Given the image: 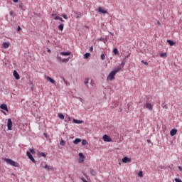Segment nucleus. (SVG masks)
<instances>
[{
  "mask_svg": "<svg viewBox=\"0 0 182 182\" xmlns=\"http://www.w3.org/2000/svg\"><path fill=\"white\" fill-rule=\"evenodd\" d=\"M141 63H143V64L145 65L146 66H148V65H149V63H147V62H146V61H144V60H141Z\"/></svg>",
  "mask_w": 182,
  "mask_h": 182,
  "instance_id": "nucleus-29",
  "label": "nucleus"
},
{
  "mask_svg": "<svg viewBox=\"0 0 182 182\" xmlns=\"http://www.w3.org/2000/svg\"><path fill=\"white\" fill-rule=\"evenodd\" d=\"M9 43H6V42H4L3 43V48H4V49H8V48H9Z\"/></svg>",
  "mask_w": 182,
  "mask_h": 182,
  "instance_id": "nucleus-15",
  "label": "nucleus"
},
{
  "mask_svg": "<svg viewBox=\"0 0 182 182\" xmlns=\"http://www.w3.org/2000/svg\"><path fill=\"white\" fill-rule=\"evenodd\" d=\"M73 122H74L76 124H80L83 123V121H82V120H77V119H73Z\"/></svg>",
  "mask_w": 182,
  "mask_h": 182,
  "instance_id": "nucleus-18",
  "label": "nucleus"
},
{
  "mask_svg": "<svg viewBox=\"0 0 182 182\" xmlns=\"http://www.w3.org/2000/svg\"><path fill=\"white\" fill-rule=\"evenodd\" d=\"M90 52H93V46H91V47L90 48Z\"/></svg>",
  "mask_w": 182,
  "mask_h": 182,
  "instance_id": "nucleus-40",
  "label": "nucleus"
},
{
  "mask_svg": "<svg viewBox=\"0 0 182 182\" xmlns=\"http://www.w3.org/2000/svg\"><path fill=\"white\" fill-rule=\"evenodd\" d=\"M19 31H21V26H18V28H17V31L19 32Z\"/></svg>",
  "mask_w": 182,
  "mask_h": 182,
  "instance_id": "nucleus-41",
  "label": "nucleus"
},
{
  "mask_svg": "<svg viewBox=\"0 0 182 182\" xmlns=\"http://www.w3.org/2000/svg\"><path fill=\"white\" fill-rule=\"evenodd\" d=\"M46 79L47 80H49L50 82V83H53V85H55V80H53L52 77L46 76Z\"/></svg>",
  "mask_w": 182,
  "mask_h": 182,
  "instance_id": "nucleus-13",
  "label": "nucleus"
},
{
  "mask_svg": "<svg viewBox=\"0 0 182 182\" xmlns=\"http://www.w3.org/2000/svg\"><path fill=\"white\" fill-rule=\"evenodd\" d=\"M105 54H102V55H101V59H102V60H105Z\"/></svg>",
  "mask_w": 182,
  "mask_h": 182,
  "instance_id": "nucleus-35",
  "label": "nucleus"
},
{
  "mask_svg": "<svg viewBox=\"0 0 182 182\" xmlns=\"http://www.w3.org/2000/svg\"><path fill=\"white\" fill-rule=\"evenodd\" d=\"M157 24L160 26V25H161V23H160L159 21H157Z\"/></svg>",
  "mask_w": 182,
  "mask_h": 182,
  "instance_id": "nucleus-46",
  "label": "nucleus"
},
{
  "mask_svg": "<svg viewBox=\"0 0 182 182\" xmlns=\"http://www.w3.org/2000/svg\"><path fill=\"white\" fill-rule=\"evenodd\" d=\"M122 70V68L120 66H118L117 68L114 69L107 77V80H113L114 79V76H116V73H118V72H120Z\"/></svg>",
  "mask_w": 182,
  "mask_h": 182,
  "instance_id": "nucleus-1",
  "label": "nucleus"
},
{
  "mask_svg": "<svg viewBox=\"0 0 182 182\" xmlns=\"http://www.w3.org/2000/svg\"><path fill=\"white\" fill-rule=\"evenodd\" d=\"M68 120H69V122H70V117H68Z\"/></svg>",
  "mask_w": 182,
  "mask_h": 182,
  "instance_id": "nucleus-51",
  "label": "nucleus"
},
{
  "mask_svg": "<svg viewBox=\"0 0 182 182\" xmlns=\"http://www.w3.org/2000/svg\"><path fill=\"white\" fill-rule=\"evenodd\" d=\"M78 156L80 157L79 163H83L85 161V156L83 155V154L79 153Z\"/></svg>",
  "mask_w": 182,
  "mask_h": 182,
  "instance_id": "nucleus-6",
  "label": "nucleus"
},
{
  "mask_svg": "<svg viewBox=\"0 0 182 182\" xmlns=\"http://www.w3.org/2000/svg\"><path fill=\"white\" fill-rule=\"evenodd\" d=\"M47 52H48V53H50V49L47 50Z\"/></svg>",
  "mask_w": 182,
  "mask_h": 182,
  "instance_id": "nucleus-48",
  "label": "nucleus"
},
{
  "mask_svg": "<svg viewBox=\"0 0 182 182\" xmlns=\"http://www.w3.org/2000/svg\"><path fill=\"white\" fill-rule=\"evenodd\" d=\"M30 153H31L32 154H35V149H30Z\"/></svg>",
  "mask_w": 182,
  "mask_h": 182,
  "instance_id": "nucleus-32",
  "label": "nucleus"
},
{
  "mask_svg": "<svg viewBox=\"0 0 182 182\" xmlns=\"http://www.w3.org/2000/svg\"><path fill=\"white\" fill-rule=\"evenodd\" d=\"M145 107L146 109H149V110H153V105H151V104L146 102L145 104Z\"/></svg>",
  "mask_w": 182,
  "mask_h": 182,
  "instance_id": "nucleus-9",
  "label": "nucleus"
},
{
  "mask_svg": "<svg viewBox=\"0 0 182 182\" xmlns=\"http://www.w3.org/2000/svg\"><path fill=\"white\" fill-rule=\"evenodd\" d=\"M122 163H132V159L125 156L122 159Z\"/></svg>",
  "mask_w": 182,
  "mask_h": 182,
  "instance_id": "nucleus-5",
  "label": "nucleus"
},
{
  "mask_svg": "<svg viewBox=\"0 0 182 182\" xmlns=\"http://www.w3.org/2000/svg\"><path fill=\"white\" fill-rule=\"evenodd\" d=\"M7 127L8 130H12V119L11 118L8 119Z\"/></svg>",
  "mask_w": 182,
  "mask_h": 182,
  "instance_id": "nucleus-4",
  "label": "nucleus"
},
{
  "mask_svg": "<svg viewBox=\"0 0 182 182\" xmlns=\"http://www.w3.org/2000/svg\"><path fill=\"white\" fill-rule=\"evenodd\" d=\"M41 156H42L43 157H46V154H45V153L43 152L41 154Z\"/></svg>",
  "mask_w": 182,
  "mask_h": 182,
  "instance_id": "nucleus-38",
  "label": "nucleus"
},
{
  "mask_svg": "<svg viewBox=\"0 0 182 182\" xmlns=\"http://www.w3.org/2000/svg\"><path fill=\"white\" fill-rule=\"evenodd\" d=\"M167 42L168 43L170 46H174V45H176V43L171 40H167Z\"/></svg>",
  "mask_w": 182,
  "mask_h": 182,
  "instance_id": "nucleus-17",
  "label": "nucleus"
},
{
  "mask_svg": "<svg viewBox=\"0 0 182 182\" xmlns=\"http://www.w3.org/2000/svg\"><path fill=\"white\" fill-rule=\"evenodd\" d=\"M166 56H167L166 53H163L161 54V58H166Z\"/></svg>",
  "mask_w": 182,
  "mask_h": 182,
  "instance_id": "nucleus-31",
  "label": "nucleus"
},
{
  "mask_svg": "<svg viewBox=\"0 0 182 182\" xmlns=\"http://www.w3.org/2000/svg\"><path fill=\"white\" fill-rule=\"evenodd\" d=\"M113 53H114V55H119V50H117V48H114V49L113 50Z\"/></svg>",
  "mask_w": 182,
  "mask_h": 182,
  "instance_id": "nucleus-23",
  "label": "nucleus"
},
{
  "mask_svg": "<svg viewBox=\"0 0 182 182\" xmlns=\"http://www.w3.org/2000/svg\"><path fill=\"white\" fill-rule=\"evenodd\" d=\"M60 22H65V20L63 18H62V17H60Z\"/></svg>",
  "mask_w": 182,
  "mask_h": 182,
  "instance_id": "nucleus-42",
  "label": "nucleus"
},
{
  "mask_svg": "<svg viewBox=\"0 0 182 182\" xmlns=\"http://www.w3.org/2000/svg\"><path fill=\"white\" fill-rule=\"evenodd\" d=\"M60 146H65V144H66V141H65V140H62L60 142Z\"/></svg>",
  "mask_w": 182,
  "mask_h": 182,
  "instance_id": "nucleus-27",
  "label": "nucleus"
},
{
  "mask_svg": "<svg viewBox=\"0 0 182 182\" xmlns=\"http://www.w3.org/2000/svg\"><path fill=\"white\" fill-rule=\"evenodd\" d=\"M62 16H63V18L64 19H68V15H66V14H63Z\"/></svg>",
  "mask_w": 182,
  "mask_h": 182,
  "instance_id": "nucleus-33",
  "label": "nucleus"
},
{
  "mask_svg": "<svg viewBox=\"0 0 182 182\" xmlns=\"http://www.w3.org/2000/svg\"><path fill=\"white\" fill-rule=\"evenodd\" d=\"M13 1H14L15 4H16V3H18V2L19 1V0H13Z\"/></svg>",
  "mask_w": 182,
  "mask_h": 182,
  "instance_id": "nucleus-44",
  "label": "nucleus"
},
{
  "mask_svg": "<svg viewBox=\"0 0 182 182\" xmlns=\"http://www.w3.org/2000/svg\"><path fill=\"white\" fill-rule=\"evenodd\" d=\"M138 176H139V177H143V171H139V173H138Z\"/></svg>",
  "mask_w": 182,
  "mask_h": 182,
  "instance_id": "nucleus-30",
  "label": "nucleus"
},
{
  "mask_svg": "<svg viewBox=\"0 0 182 182\" xmlns=\"http://www.w3.org/2000/svg\"><path fill=\"white\" fill-rule=\"evenodd\" d=\"M126 58H130V53H129V54L126 56Z\"/></svg>",
  "mask_w": 182,
  "mask_h": 182,
  "instance_id": "nucleus-47",
  "label": "nucleus"
},
{
  "mask_svg": "<svg viewBox=\"0 0 182 182\" xmlns=\"http://www.w3.org/2000/svg\"><path fill=\"white\" fill-rule=\"evenodd\" d=\"M103 140H104V141L110 143V141H112V138H110V136H109V135L105 134L103 136Z\"/></svg>",
  "mask_w": 182,
  "mask_h": 182,
  "instance_id": "nucleus-3",
  "label": "nucleus"
},
{
  "mask_svg": "<svg viewBox=\"0 0 182 182\" xmlns=\"http://www.w3.org/2000/svg\"><path fill=\"white\" fill-rule=\"evenodd\" d=\"M80 141H82L81 139L77 138L73 141V144H78V143H80Z\"/></svg>",
  "mask_w": 182,
  "mask_h": 182,
  "instance_id": "nucleus-16",
  "label": "nucleus"
},
{
  "mask_svg": "<svg viewBox=\"0 0 182 182\" xmlns=\"http://www.w3.org/2000/svg\"><path fill=\"white\" fill-rule=\"evenodd\" d=\"M58 116L61 120H63L65 119V115H63V114L62 113H58Z\"/></svg>",
  "mask_w": 182,
  "mask_h": 182,
  "instance_id": "nucleus-20",
  "label": "nucleus"
},
{
  "mask_svg": "<svg viewBox=\"0 0 182 182\" xmlns=\"http://www.w3.org/2000/svg\"><path fill=\"white\" fill-rule=\"evenodd\" d=\"M63 27H64L63 24H60L58 26V29H60V31H63Z\"/></svg>",
  "mask_w": 182,
  "mask_h": 182,
  "instance_id": "nucleus-25",
  "label": "nucleus"
},
{
  "mask_svg": "<svg viewBox=\"0 0 182 182\" xmlns=\"http://www.w3.org/2000/svg\"><path fill=\"white\" fill-rule=\"evenodd\" d=\"M163 108L164 109H168V107L167 106V105H165L163 106Z\"/></svg>",
  "mask_w": 182,
  "mask_h": 182,
  "instance_id": "nucleus-39",
  "label": "nucleus"
},
{
  "mask_svg": "<svg viewBox=\"0 0 182 182\" xmlns=\"http://www.w3.org/2000/svg\"><path fill=\"white\" fill-rule=\"evenodd\" d=\"M90 57V53H87L84 55V59H88Z\"/></svg>",
  "mask_w": 182,
  "mask_h": 182,
  "instance_id": "nucleus-22",
  "label": "nucleus"
},
{
  "mask_svg": "<svg viewBox=\"0 0 182 182\" xmlns=\"http://www.w3.org/2000/svg\"><path fill=\"white\" fill-rule=\"evenodd\" d=\"M10 15H11V16H12V15H14V13L10 12Z\"/></svg>",
  "mask_w": 182,
  "mask_h": 182,
  "instance_id": "nucleus-49",
  "label": "nucleus"
},
{
  "mask_svg": "<svg viewBox=\"0 0 182 182\" xmlns=\"http://www.w3.org/2000/svg\"><path fill=\"white\" fill-rule=\"evenodd\" d=\"M4 160L7 164H10V166H13V167H19V164L15 162L12 159L4 158Z\"/></svg>",
  "mask_w": 182,
  "mask_h": 182,
  "instance_id": "nucleus-2",
  "label": "nucleus"
},
{
  "mask_svg": "<svg viewBox=\"0 0 182 182\" xmlns=\"http://www.w3.org/2000/svg\"><path fill=\"white\" fill-rule=\"evenodd\" d=\"M26 155L28 156V159L33 161V163H36L35 159H33V156H32L31 152L27 151Z\"/></svg>",
  "mask_w": 182,
  "mask_h": 182,
  "instance_id": "nucleus-7",
  "label": "nucleus"
},
{
  "mask_svg": "<svg viewBox=\"0 0 182 182\" xmlns=\"http://www.w3.org/2000/svg\"><path fill=\"white\" fill-rule=\"evenodd\" d=\"M98 12H100V14H107V11L102 7L98 8Z\"/></svg>",
  "mask_w": 182,
  "mask_h": 182,
  "instance_id": "nucleus-8",
  "label": "nucleus"
},
{
  "mask_svg": "<svg viewBox=\"0 0 182 182\" xmlns=\"http://www.w3.org/2000/svg\"><path fill=\"white\" fill-rule=\"evenodd\" d=\"M55 21H58V20L60 21V17L56 16L55 17Z\"/></svg>",
  "mask_w": 182,
  "mask_h": 182,
  "instance_id": "nucleus-34",
  "label": "nucleus"
},
{
  "mask_svg": "<svg viewBox=\"0 0 182 182\" xmlns=\"http://www.w3.org/2000/svg\"><path fill=\"white\" fill-rule=\"evenodd\" d=\"M52 16H56V14H52Z\"/></svg>",
  "mask_w": 182,
  "mask_h": 182,
  "instance_id": "nucleus-50",
  "label": "nucleus"
},
{
  "mask_svg": "<svg viewBox=\"0 0 182 182\" xmlns=\"http://www.w3.org/2000/svg\"><path fill=\"white\" fill-rule=\"evenodd\" d=\"M82 146H86V144H87V141L86 139H82Z\"/></svg>",
  "mask_w": 182,
  "mask_h": 182,
  "instance_id": "nucleus-24",
  "label": "nucleus"
},
{
  "mask_svg": "<svg viewBox=\"0 0 182 182\" xmlns=\"http://www.w3.org/2000/svg\"><path fill=\"white\" fill-rule=\"evenodd\" d=\"M176 134H177V129H173L170 132V135H171V136H176Z\"/></svg>",
  "mask_w": 182,
  "mask_h": 182,
  "instance_id": "nucleus-14",
  "label": "nucleus"
},
{
  "mask_svg": "<svg viewBox=\"0 0 182 182\" xmlns=\"http://www.w3.org/2000/svg\"><path fill=\"white\" fill-rule=\"evenodd\" d=\"M43 135L45 136L46 139H48V134L46 133H44Z\"/></svg>",
  "mask_w": 182,
  "mask_h": 182,
  "instance_id": "nucleus-43",
  "label": "nucleus"
},
{
  "mask_svg": "<svg viewBox=\"0 0 182 182\" xmlns=\"http://www.w3.org/2000/svg\"><path fill=\"white\" fill-rule=\"evenodd\" d=\"M57 59H58V60H59L60 62H62V60H63L62 58L60 57V56H58V57H57Z\"/></svg>",
  "mask_w": 182,
  "mask_h": 182,
  "instance_id": "nucleus-36",
  "label": "nucleus"
},
{
  "mask_svg": "<svg viewBox=\"0 0 182 182\" xmlns=\"http://www.w3.org/2000/svg\"><path fill=\"white\" fill-rule=\"evenodd\" d=\"M130 107V105H128V108Z\"/></svg>",
  "mask_w": 182,
  "mask_h": 182,
  "instance_id": "nucleus-52",
  "label": "nucleus"
},
{
  "mask_svg": "<svg viewBox=\"0 0 182 182\" xmlns=\"http://www.w3.org/2000/svg\"><path fill=\"white\" fill-rule=\"evenodd\" d=\"M61 62H63V63L69 62V58H63V60H61Z\"/></svg>",
  "mask_w": 182,
  "mask_h": 182,
  "instance_id": "nucleus-26",
  "label": "nucleus"
},
{
  "mask_svg": "<svg viewBox=\"0 0 182 182\" xmlns=\"http://www.w3.org/2000/svg\"><path fill=\"white\" fill-rule=\"evenodd\" d=\"M13 75H14L15 79H16V80H19V74L18 73V72L16 70L14 71Z\"/></svg>",
  "mask_w": 182,
  "mask_h": 182,
  "instance_id": "nucleus-11",
  "label": "nucleus"
},
{
  "mask_svg": "<svg viewBox=\"0 0 182 182\" xmlns=\"http://www.w3.org/2000/svg\"><path fill=\"white\" fill-rule=\"evenodd\" d=\"M60 55H61V56H70V55H72V53H70V52H61L60 53Z\"/></svg>",
  "mask_w": 182,
  "mask_h": 182,
  "instance_id": "nucleus-10",
  "label": "nucleus"
},
{
  "mask_svg": "<svg viewBox=\"0 0 182 182\" xmlns=\"http://www.w3.org/2000/svg\"><path fill=\"white\" fill-rule=\"evenodd\" d=\"M90 173L92 174V176H96V171H95V170H91Z\"/></svg>",
  "mask_w": 182,
  "mask_h": 182,
  "instance_id": "nucleus-28",
  "label": "nucleus"
},
{
  "mask_svg": "<svg viewBox=\"0 0 182 182\" xmlns=\"http://www.w3.org/2000/svg\"><path fill=\"white\" fill-rule=\"evenodd\" d=\"M0 108H1L2 110H5L6 112H8V106H6V105L5 104L1 105Z\"/></svg>",
  "mask_w": 182,
  "mask_h": 182,
  "instance_id": "nucleus-12",
  "label": "nucleus"
},
{
  "mask_svg": "<svg viewBox=\"0 0 182 182\" xmlns=\"http://www.w3.org/2000/svg\"><path fill=\"white\" fill-rule=\"evenodd\" d=\"M84 83L87 87H89V78H85Z\"/></svg>",
  "mask_w": 182,
  "mask_h": 182,
  "instance_id": "nucleus-19",
  "label": "nucleus"
},
{
  "mask_svg": "<svg viewBox=\"0 0 182 182\" xmlns=\"http://www.w3.org/2000/svg\"><path fill=\"white\" fill-rule=\"evenodd\" d=\"M44 168H46V170H53V167L49 166L48 165H45Z\"/></svg>",
  "mask_w": 182,
  "mask_h": 182,
  "instance_id": "nucleus-21",
  "label": "nucleus"
},
{
  "mask_svg": "<svg viewBox=\"0 0 182 182\" xmlns=\"http://www.w3.org/2000/svg\"><path fill=\"white\" fill-rule=\"evenodd\" d=\"M178 170H180V171H182V167L181 166H178Z\"/></svg>",
  "mask_w": 182,
  "mask_h": 182,
  "instance_id": "nucleus-45",
  "label": "nucleus"
},
{
  "mask_svg": "<svg viewBox=\"0 0 182 182\" xmlns=\"http://www.w3.org/2000/svg\"><path fill=\"white\" fill-rule=\"evenodd\" d=\"M175 181L176 182H182L181 179H180V178H175Z\"/></svg>",
  "mask_w": 182,
  "mask_h": 182,
  "instance_id": "nucleus-37",
  "label": "nucleus"
}]
</instances>
